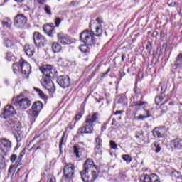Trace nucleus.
Returning <instances> with one entry per match:
<instances>
[{
  "instance_id": "obj_1",
  "label": "nucleus",
  "mask_w": 182,
  "mask_h": 182,
  "mask_svg": "<svg viewBox=\"0 0 182 182\" xmlns=\"http://www.w3.org/2000/svg\"><path fill=\"white\" fill-rule=\"evenodd\" d=\"M80 176L83 182H95L99 177V172L93 159H88L85 161Z\"/></svg>"
},
{
  "instance_id": "obj_2",
  "label": "nucleus",
  "mask_w": 182,
  "mask_h": 182,
  "mask_svg": "<svg viewBox=\"0 0 182 182\" xmlns=\"http://www.w3.org/2000/svg\"><path fill=\"white\" fill-rule=\"evenodd\" d=\"M40 70L43 75V87L48 90V93L53 95L55 90H56V87H55V84L52 81V79L55 77V73H56V72L55 70L52 69V66L49 65H43L40 68Z\"/></svg>"
},
{
  "instance_id": "obj_3",
  "label": "nucleus",
  "mask_w": 182,
  "mask_h": 182,
  "mask_svg": "<svg viewBox=\"0 0 182 182\" xmlns=\"http://www.w3.org/2000/svg\"><path fill=\"white\" fill-rule=\"evenodd\" d=\"M99 117V113L95 112L92 115H88L85 122V126L82 127L80 130L81 134H92L93 133V126Z\"/></svg>"
},
{
  "instance_id": "obj_4",
  "label": "nucleus",
  "mask_w": 182,
  "mask_h": 182,
  "mask_svg": "<svg viewBox=\"0 0 182 182\" xmlns=\"http://www.w3.org/2000/svg\"><path fill=\"white\" fill-rule=\"evenodd\" d=\"M14 106H16L18 110L23 112L32 105V102L28 97H23V94H20L17 97H14L11 101Z\"/></svg>"
},
{
  "instance_id": "obj_5",
  "label": "nucleus",
  "mask_w": 182,
  "mask_h": 182,
  "mask_svg": "<svg viewBox=\"0 0 182 182\" xmlns=\"http://www.w3.org/2000/svg\"><path fill=\"white\" fill-rule=\"evenodd\" d=\"M80 41L85 43L86 46H94L96 43L95 33L92 30H85L80 34Z\"/></svg>"
},
{
  "instance_id": "obj_6",
  "label": "nucleus",
  "mask_w": 182,
  "mask_h": 182,
  "mask_svg": "<svg viewBox=\"0 0 182 182\" xmlns=\"http://www.w3.org/2000/svg\"><path fill=\"white\" fill-rule=\"evenodd\" d=\"M64 178L70 181L75 177V165L73 164H66L63 168Z\"/></svg>"
},
{
  "instance_id": "obj_7",
  "label": "nucleus",
  "mask_w": 182,
  "mask_h": 182,
  "mask_svg": "<svg viewBox=\"0 0 182 182\" xmlns=\"http://www.w3.org/2000/svg\"><path fill=\"white\" fill-rule=\"evenodd\" d=\"M43 109V104L42 102L37 101L33 103L31 109L29 110L28 114L31 117H33L34 120L39 116V113H41V110Z\"/></svg>"
},
{
  "instance_id": "obj_8",
  "label": "nucleus",
  "mask_w": 182,
  "mask_h": 182,
  "mask_svg": "<svg viewBox=\"0 0 182 182\" xmlns=\"http://www.w3.org/2000/svg\"><path fill=\"white\" fill-rule=\"evenodd\" d=\"M33 41L36 46L38 48H43L48 43V41L45 39V36H42L39 32L34 33Z\"/></svg>"
},
{
  "instance_id": "obj_9",
  "label": "nucleus",
  "mask_w": 182,
  "mask_h": 182,
  "mask_svg": "<svg viewBox=\"0 0 182 182\" xmlns=\"http://www.w3.org/2000/svg\"><path fill=\"white\" fill-rule=\"evenodd\" d=\"M57 39L60 43L64 46L72 45L73 43V40L69 36L62 32L57 34Z\"/></svg>"
},
{
  "instance_id": "obj_10",
  "label": "nucleus",
  "mask_w": 182,
  "mask_h": 182,
  "mask_svg": "<svg viewBox=\"0 0 182 182\" xmlns=\"http://www.w3.org/2000/svg\"><path fill=\"white\" fill-rule=\"evenodd\" d=\"M27 22L28 18L23 14H18L14 18V26L16 28H23Z\"/></svg>"
},
{
  "instance_id": "obj_11",
  "label": "nucleus",
  "mask_w": 182,
  "mask_h": 182,
  "mask_svg": "<svg viewBox=\"0 0 182 182\" xmlns=\"http://www.w3.org/2000/svg\"><path fill=\"white\" fill-rule=\"evenodd\" d=\"M12 114H16V110L15 108L11 105H7L3 112L0 114V117L2 119H6V117H9L12 116Z\"/></svg>"
},
{
  "instance_id": "obj_12",
  "label": "nucleus",
  "mask_w": 182,
  "mask_h": 182,
  "mask_svg": "<svg viewBox=\"0 0 182 182\" xmlns=\"http://www.w3.org/2000/svg\"><path fill=\"white\" fill-rule=\"evenodd\" d=\"M31 72H32L31 65L24 60H21V75H23V77L28 79L29 75H31Z\"/></svg>"
},
{
  "instance_id": "obj_13",
  "label": "nucleus",
  "mask_w": 182,
  "mask_h": 182,
  "mask_svg": "<svg viewBox=\"0 0 182 182\" xmlns=\"http://www.w3.org/2000/svg\"><path fill=\"white\" fill-rule=\"evenodd\" d=\"M57 83L60 87H63V89H66V87L70 86V78L68 76H59L57 78Z\"/></svg>"
},
{
  "instance_id": "obj_14",
  "label": "nucleus",
  "mask_w": 182,
  "mask_h": 182,
  "mask_svg": "<svg viewBox=\"0 0 182 182\" xmlns=\"http://www.w3.org/2000/svg\"><path fill=\"white\" fill-rule=\"evenodd\" d=\"M139 180L141 182H160L159 176L155 173L142 175L140 176Z\"/></svg>"
},
{
  "instance_id": "obj_15",
  "label": "nucleus",
  "mask_w": 182,
  "mask_h": 182,
  "mask_svg": "<svg viewBox=\"0 0 182 182\" xmlns=\"http://www.w3.org/2000/svg\"><path fill=\"white\" fill-rule=\"evenodd\" d=\"M43 29L48 36H53V32H55V25L53 23L46 24Z\"/></svg>"
},
{
  "instance_id": "obj_16",
  "label": "nucleus",
  "mask_w": 182,
  "mask_h": 182,
  "mask_svg": "<svg viewBox=\"0 0 182 182\" xmlns=\"http://www.w3.org/2000/svg\"><path fill=\"white\" fill-rule=\"evenodd\" d=\"M5 119V124L7 127L10 129L18 122V119L15 118L14 116L6 117Z\"/></svg>"
},
{
  "instance_id": "obj_17",
  "label": "nucleus",
  "mask_w": 182,
  "mask_h": 182,
  "mask_svg": "<svg viewBox=\"0 0 182 182\" xmlns=\"http://www.w3.org/2000/svg\"><path fill=\"white\" fill-rule=\"evenodd\" d=\"M12 143L10 142L9 139H0V147L2 149L4 147L6 150H11Z\"/></svg>"
},
{
  "instance_id": "obj_18",
  "label": "nucleus",
  "mask_w": 182,
  "mask_h": 182,
  "mask_svg": "<svg viewBox=\"0 0 182 182\" xmlns=\"http://www.w3.org/2000/svg\"><path fill=\"white\" fill-rule=\"evenodd\" d=\"M171 146L174 147V149H176L177 150H181L182 149V139L176 138L175 139H173L171 141Z\"/></svg>"
},
{
  "instance_id": "obj_19",
  "label": "nucleus",
  "mask_w": 182,
  "mask_h": 182,
  "mask_svg": "<svg viewBox=\"0 0 182 182\" xmlns=\"http://www.w3.org/2000/svg\"><path fill=\"white\" fill-rule=\"evenodd\" d=\"M24 52L28 58H32V55L35 53V46L30 45V46H25L24 47Z\"/></svg>"
},
{
  "instance_id": "obj_20",
  "label": "nucleus",
  "mask_w": 182,
  "mask_h": 182,
  "mask_svg": "<svg viewBox=\"0 0 182 182\" xmlns=\"http://www.w3.org/2000/svg\"><path fill=\"white\" fill-rule=\"evenodd\" d=\"M82 151H83V148H82V146H79L78 144H75L73 146V153L77 159H80Z\"/></svg>"
},
{
  "instance_id": "obj_21",
  "label": "nucleus",
  "mask_w": 182,
  "mask_h": 182,
  "mask_svg": "<svg viewBox=\"0 0 182 182\" xmlns=\"http://www.w3.org/2000/svg\"><path fill=\"white\" fill-rule=\"evenodd\" d=\"M21 60L19 61V63H14L12 66L14 73L16 75H19V73H21Z\"/></svg>"
},
{
  "instance_id": "obj_22",
  "label": "nucleus",
  "mask_w": 182,
  "mask_h": 182,
  "mask_svg": "<svg viewBox=\"0 0 182 182\" xmlns=\"http://www.w3.org/2000/svg\"><path fill=\"white\" fill-rule=\"evenodd\" d=\"M152 134L155 138L164 137V134L163 133V131H161V129L159 127H156L154 129V130L152 131Z\"/></svg>"
},
{
  "instance_id": "obj_23",
  "label": "nucleus",
  "mask_w": 182,
  "mask_h": 182,
  "mask_svg": "<svg viewBox=\"0 0 182 182\" xmlns=\"http://www.w3.org/2000/svg\"><path fill=\"white\" fill-rule=\"evenodd\" d=\"M62 49V46L59 43H53L52 45V50L54 53H58V52H60Z\"/></svg>"
},
{
  "instance_id": "obj_24",
  "label": "nucleus",
  "mask_w": 182,
  "mask_h": 182,
  "mask_svg": "<svg viewBox=\"0 0 182 182\" xmlns=\"http://www.w3.org/2000/svg\"><path fill=\"white\" fill-rule=\"evenodd\" d=\"M12 132H21V129H22V126L21 124L17 121L11 128Z\"/></svg>"
},
{
  "instance_id": "obj_25",
  "label": "nucleus",
  "mask_w": 182,
  "mask_h": 182,
  "mask_svg": "<svg viewBox=\"0 0 182 182\" xmlns=\"http://www.w3.org/2000/svg\"><path fill=\"white\" fill-rule=\"evenodd\" d=\"M145 113H146V115H139L137 117L138 120H144V119H149L150 117V111L145 109Z\"/></svg>"
},
{
  "instance_id": "obj_26",
  "label": "nucleus",
  "mask_w": 182,
  "mask_h": 182,
  "mask_svg": "<svg viewBox=\"0 0 182 182\" xmlns=\"http://www.w3.org/2000/svg\"><path fill=\"white\" fill-rule=\"evenodd\" d=\"M182 64V54H179L177 57H176V61L175 63V65L180 67L181 66Z\"/></svg>"
},
{
  "instance_id": "obj_27",
  "label": "nucleus",
  "mask_w": 182,
  "mask_h": 182,
  "mask_svg": "<svg viewBox=\"0 0 182 182\" xmlns=\"http://www.w3.org/2000/svg\"><path fill=\"white\" fill-rule=\"evenodd\" d=\"M25 153H26V150H25V149H23L21 151V152L20 153V155L17 158V163H18V164H21V161H22V157H23V156H25Z\"/></svg>"
},
{
  "instance_id": "obj_28",
  "label": "nucleus",
  "mask_w": 182,
  "mask_h": 182,
  "mask_svg": "<svg viewBox=\"0 0 182 182\" xmlns=\"http://www.w3.org/2000/svg\"><path fill=\"white\" fill-rule=\"evenodd\" d=\"M96 33L95 36H102V33H103V30L102 29V26H97L95 30Z\"/></svg>"
},
{
  "instance_id": "obj_29",
  "label": "nucleus",
  "mask_w": 182,
  "mask_h": 182,
  "mask_svg": "<svg viewBox=\"0 0 182 182\" xmlns=\"http://www.w3.org/2000/svg\"><path fill=\"white\" fill-rule=\"evenodd\" d=\"M154 146L155 148L154 149L155 153H160V151H161V146H160V144H159V142H154Z\"/></svg>"
},
{
  "instance_id": "obj_30",
  "label": "nucleus",
  "mask_w": 182,
  "mask_h": 182,
  "mask_svg": "<svg viewBox=\"0 0 182 182\" xmlns=\"http://www.w3.org/2000/svg\"><path fill=\"white\" fill-rule=\"evenodd\" d=\"M44 12H46V14H47V15H49L50 16H52V10L50 9V6L46 5L44 6Z\"/></svg>"
},
{
  "instance_id": "obj_31",
  "label": "nucleus",
  "mask_w": 182,
  "mask_h": 182,
  "mask_svg": "<svg viewBox=\"0 0 182 182\" xmlns=\"http://www.w3.org/2000/svg\"><path fill=\"white\" fill-rule=\"evenodd\" d=\"M122 160H124V161H126L127 163H132V161L133 160L132 159V156H130V155H123L122 156Z\"/></svg>"
},
{
  "instance_id": "obj_32",
  "label": "nucleus",
  "mask_w": 182,
  "mask_h": 182,
  "mask_svg": "<svg viewBox=\"0 0 182 182\" xmlns=\"http://www.w3.org/2000/svg\"><path fill=\"white\" fill-rule=\"evenodd\" d=\"M10 161H11V163H15V161H16L17 166H19V164H18V156L15 154L11 156Z\"/></svg>"
},
{
  "instance_id": "obj_33",
  "label": "nucleus",
  "mask_w": 182,
  "mask_h": 182,
  "mask_svg": "<svg viewBox=\"0 0 182 182\" xmlns=\"http://www.w3.org/2000/svg\"><path fill=\"white\" fill-rule=\"evenodd\" d=\"M4 45L6 48H12V42L8 38L4 39Z\"/></svg>"
},
{
  "instance_id": "obj_34",
  "label": "nucleus",
  "mask_w": 182,
  "mask_h": 182,
  "mask_svg": "<svg viewBox=\"0 0 182 182\" xmlns=\"http://www.w3.org/2000/svg\"><path fill=\"white\" fill-rule=\"evenodd\" d=\"M163 102V97H155V103L158 106L162 105L161 102Z\"/></svg>"
},
{
  "instance_id": "obj_35",
  "label": "nucleus",
  "mask_w": 182,
  "mask_h": 182,
  "mask_svg": "<svg viewBox=\"0 0 182 182\" xmlns=\"http://www.w3.org/2000/svg\"><path fill=\"white\" fill-rule=\"evenodd\" d=\"M36 92H37V93H38L40 97H41V99H45V97H46V96L45 95V93H43V92L42 90H41L38 88H36Z\"/></svg>"
},
{
  "instance_id": "obj_36",
  "label": "nucleus",
  "mask_w": 182,
  "mask_h": 182,
  "mask_svg": "<svg viewBox=\"0 0 182 182\" xmlns=\"http://www.w3.org/2000/svg\"><path fill=\"white\" fill-rule=\"evenodd\" d=\"M87 46H85V45H81L80 47V50L82 53H86V52H87Z\"/></svg>"
},
{
  "instance_id": "obj_37",
  "label": "nucleus",
  "mask_w": 182,
  "mask_h": 182,
  "mask_svg": "<svg viewBox=\"0 0 182 182\" xmlns=\"http://www.w3.org/2000/svg\"><path fill=\"white\" fill-rule=\"evenodd\" d=\"M6 59L7 60H9V62H11V60H14V59H15V56L11 55V53H8L6 55Z\"/></svg>"
},
{
  "instance_id": "obj_38",
  "label": "nucleus",
  "mask_w": 182,
  "mask_h": 182,
  "mask_svg": "<svg viewBox=\"0 0 182 182\" xmlns=\"http://www.w3.org/2000/svg\"><path fill=\"white\" fill-rule=\"evenodd\" d=\"M109 144L111 149H113L114 150H116V149H117V144H116L114 141H110Z\"/></svg>"
},
{
  "instance_id": "obj_39",
  "label": "nucleus",
  "mask_w": 182,
  "mask_h": 182,
  "mask_svg": "<svg viewBox=\"0 0 182 182\" xmlns=\"http://www.w3.org/2000/svg\"><path fill=\"white\" fill-rule=\"evenodd\" d=\"M63 140H65V134L61 137V141L59 144V149L60 153H62V146H63Z\"/></svg>"
},
{
  "instance_id": "obj_40",
  "label": "nucleus",
  "mask_w": 182,
  "mask_h": 182,
  "mask_svg": "<svg viewBox=\"0 0 182 182\" xmlns=\"http://www.w3.org/2000/svg\"><path fill=\"white\" fill-rule=\"evenodd\" d=\"M3 26H6V28H11L12 26V22H8V21H2Z\"/></svg>"
},
{
  "instance_id": "obj_41",
  "label": "nucleus",
  "mask_w": 182,
  "mask_h": 182,
  "mask_svg": "<svg viewBox=\"0 0 182 182\" xmlns=\"http://www.w3.org/2000/svg\"><path fill=\"white\" fill-rule=\"evenodd\" d=\"M95 151V153H100V151H102V144L96 145Z\"/></svg>"
},
{
  "instance_id": "obj_42",
  "label": "nucleus",
  "mask_w": 182,
  "mask_h": 182,
  "mask_svg": "<svg viewBox=\"0 0 182 182\" xmlns=\"http://www.w3.org/2000/svg\"><path fill=\"white\" fill-rule=\"evenodd\" d=\"M61 22H62V19H60V18H55V23L56 28H59V26L60 25Z\"/></svg>"
},
{
  "instance_id": "obj_43",
  "label": "nucleus",
  "mask_w": 182,
  "mask_h": 182,
  "mask_svg": "<svg viewBox=\"0 0 182 182\" xmlns=\"http://www.w3.org/2000/svg\"><path fill=\"white\" fill-rule=\"evenodd\" d=\"M56 181V178H55V177L52 176H49L48 177V181L47 182H55Z\"/></svg>"
},
{
  "instance_id": "obj_44",
  "label": "nucleus",
  "mask_w": 182,
  "mask_h": 182,
  "mask_svg": "<svg viewBox=\"0 0 182 182\" xmlns=\"http://www.w3.org/2000/svg\"><path fill=\"white\" fill-rule=\"evenodd\" d=\"M96 22L99 23L100 26H102V23H103V20L101 18H97Z\"/></svg>"
},
{
  "instance_id": "obj_45",
  "label": "nucleus",
  "mask_w": 182,
  "mask_h": 182,
  "mask_svg": "<svg viewBox=\"0 0 182 182\" xmlns=\"http://www.w3.org/2000/svg\"><path fill=\"white\" fill-rule=\"evenodd\" d=\"M146 49H147V50H151V43L150 42L147 43Z\"/></svg>"
},
{
  "instance_id": "obj_46",
  "label": "nucleus",
  "mask_w": 182,
  "mask_h": 182,
  "mask_svg": "<svg viewBox=\"0 0 182 182\" xmlns=\"http://www.w3.org/2000/svg\"><path fill=\"white\" fill-rule=\"evenodd\" d=\"M95 143L96 144H102V140L100 139V138H96Z\"/></svg>"
},
{
  "instance_id": "obj_47",
  "label": "nucleus",
  "mask_w": 182,
  "mask_h": 182,
  "mask_svg": "<svg viewBox=\"0 0 182 182\" xmlns=\"http://www.w3.org/2000/svg\"><path fill=\"white\" fill-rule=\"evenodd\" d=\"M81 118L82 115L80 114H77L75 117V120H80Z\"/></svg>"
},
{
  "instance_id": "obj_48",
  "label": "nucleus",
  "mask_w": 182,
  "mask_h": 182,
  "mask_svg": "<svg viewBox=\"0 0 182 182\" xmlns=\"http://www.w3.org/2000/svg\"><path fill=\"white\" fill-rule=\"evenodd\" d=\"M40 5H43V4H46V0H37Z\"/></svg>"
},
{
  "instance_id": "obj_49",
  "label": "nucleus",
  "mask_w": 182,
  "mask_h": 182,
  "mask_svg": "<svg viewBox=\"0 0 182 182\" xmlns=\"http://www.w3.org/2000/svg\"><path fill=\"white\" fill-rule=\"evenodd\" d=\"M79 4V3L77 2V1H72L71 3H70V6H76L77 5H78Z\"/></svg>"
},
{
  "instance_id": "obj_50",
  "label": "nucleus",
  "mask_w": 182,
  "mask_h": 182,
  "mask_svg": "<svg viewBox=\"0 0 182 182\" xmlns=\"http://www.w3.org/2000/svg\"><path fill=\"white\" fill-rule=\"evenodd\" d=\"M143 105H144V102L141 101H138L136 103V106H143Z\"/></svg>"
},
{
  "instance_id": "obj_51",
  "label": "nucleus",
  "mask_w": 182,
  "mask_h": 182,
  "mask_svg": "<svg viewBox=\"0 0 182 182\" xmlns=\"http://www.w3.org/2000/svg\"><path fill=\"white\" fill-rule=\"evenodd\" d=\"M107 129V126L106 124H104L102 127H101V132H105V130H106Z\"/></svg>"
},
{
  "instance_id": "obj_52",
  "label": "nucleus",
  "mask_w": 182,
  "mask_h": 182,
  "mask_svg": "<svg viewBox=\"0 0 182 182\" xmlns=\"http://www.w3.org/2000/svg\"><path fill=\"white\" fill-rule=\"evenodd\" d=\"M39 149H41V146L35 148V146H33L30 150H35L36 151V150H39Z\"/></svg>"
},
{
  "instance_id": "obj_53",
  "label": "nucleus",
  "mask_w": 182,
  "mask_h": 182,
  "mask_svg": "<svg viewBox=\"0 0 182 182\" xmlns=\"http://www.w3.org/2000/svg\"><path fill=\"white\" fill-rule=\"evenodd\" d=\"M122 113H123V111H116V112L114 113V114H115V115L122 114Z\"/></svg>"
},
{
  "instance_id": "obj_54",
  "label": "nucleus",
  "mask_w": 182,
  "mask_h": 182,
  "mask_svg": "<svg viewBox=\"0 0 182 182\" xmlns=\"http://www.w3.org/2000/svg\"><path fill=\"white\" fill-rule=\"evenodd\" d=\"M109 72H110V68H109L107 69V70L105 73H103V75H108V74H109Z\"/></svg>"
},
{
  "instance_id": "obj_55",
  "label": "nucleus",
  "mask_w": 182,
  "mask_h": 182,
  "mask_svg": "<svg viewBox=\"0 0 182 182\" xmlns=\"http://www.w3.org/2000/svg\"><path fill=\"white\" fill-rule=\"evenodd\" d=\"M5 20L6 21V22H12V21L11 20V18H9V17L6 18Z\"/></svg>"
},
{
  "instance_id": "obj_56",
  "label": "nucleus",
  "mask_w": 182,
  "mask_h": 182,
  "mask_svg": "<svg viewBox=\"0 0 182 182\" xmlns=\"http://www.w3.org/2000/svg\"><path fill=\"white\" fill-rule=\"evenodd\" d=\"M39 138V136H37L36 137H34L33 139V140L31 141V143H33V141H35V140H36V139Z\"/></svg>"
},
{
  "instance_id": "obj_57",
  "label": "nucleus",
  "mask_w": 182,
  "mask_h": 182,
  "mask_svg": "<svg viewBox=\"0 0 182 182\" xmlns=\"http://www.w3.org/2000/svg\"><path fill=\"white\" fill-rule=\"evenodd\" d=\"M169 6H176V2L169 4Z\"/></svg>"
},
{
  "instance_id": "obj_58",
  "label": "nucleus",
  "mask_w": 182,
  "mask_h": 182,
  "mask_svg": "<svg viewBox=\"0 0 182 182\" xmlns=\"http://www.w3.org/2000/svg\"><path fill=\"white\" fill-rule=\"evenodd\" d=\"M124 76H126V73L122 72V73H121V77H123Z\"/></svg>"
},
{
  "instance_id": "obj_59",
  "label": "nucleus",
  "mask_w": 182,
  "mask_h": 182,
  "mask_svg": "<svg viewBox=\"0 0 182 182\" xmlns=\"http://www.w3.org/2000/svg\"><path fill=\"white\" fill-rule=\"evenodd\" d=\"M124 58H126V56H124V55L122 54V62H124Z\"/></svg>"
},
{
  "instance_id": "obj_60",
  "label": "nucleus",
  "mask_w": 182,
  "mask_h": 182,
  "mask_svg": "<svg viewBox=\"0 0 182 182\" xmlns=\"http://www.w3.org/2000/svg\"><path fill=\"white\" fill-rule=\"evenodd\" d=\"M9 173H12V166L9 168Z\"/></svg>"
},
{
  "instance_id": "obj_61",
  "label": "nucleus",
  "mask_w": 182,
  "mask_h": 182,
  "mask_svg": "<svg viewBox=\"0 0 182 182\" xmlns=\"http://www.w3.org/2000/svg\"><path fill=\"white\" fill-rule=\"evenodd\" d=\"M179 122L180 123H182V115L179 117Z\"/></svg>"
},
{
  "instance_id": "obj_62",
  "label": "nucleus",
  "mask_w": 182,
  "mask_h": 182,
  "mask_svg": "<svg viewBox=\"0 0 182 182\" xmlns=\"http://www.w3.org/2000/svg\"><path fill=\"white\" fill-rule=\"evenodd\" d=\"M16 1V2H23V0H14Z\"/></svg>"
},
{
  "instance_id": "obj_63",
  "label": "nucleus",
  "mask_w": 182,
  "mask_h": 182,
  "mask_svg": "<svg viewBox=\"0 0 182 182\" xmlns=\"http://www.w3.org/2000/svg\"><path fill=\"white\" fill-rule=\"evenodd\" d=\"M161 93L162 94L164 93L165 91L164 90L163 91V86L161 87Z\"/></svg>"
},
{
  "instance_id": "obj_64",
  "label": "nucleus",
  "mask_w": 182,
  "mask_h": 182,
  "mask_svg": "<svg viewBox=\"0 0 182 182\" xmlns=\"http://www.w3.org/2000/svg\"><path fill=\"white\" fill-rule=\"evenodd\" d=\"M92 23H93V21H91L90 23V28L92 26Z\"/></svg>"
}]
</instances>
